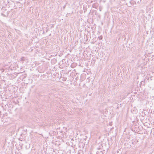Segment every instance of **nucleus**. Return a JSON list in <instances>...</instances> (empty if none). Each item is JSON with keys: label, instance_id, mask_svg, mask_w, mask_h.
Segmentation results:
<instances>
[{"label": "nucleus", "instance_id": "f03ea898", "mask_svg": "<svg viewBox=\"0 0 154 154\" xmlns=\"http://www.w3.org/2000/svg\"><path fill=\"white\" fill-rule=\"evenodd\" d=\"M150 78V80H152V77L151 76Z\"/></svg>", "mask_w": 154, "mask_h": 154}, {"label": "nucleus", "instance_id": "f257e3e1", "mask_svg": "<svg viewBox=\"0 0 154 154\" xmlns=\"http://www.w3.org/2000/svg\"><path fill=\"white\" fill-rule=\"evenodd\" d=\"M98 38H99V39L101 40L102 38V36H99L98 37Z\"/></svg>", "mask_w": 154, "mask_h": 154}, {"label": "nucleus", "instance_id": "7ed1b4c3", "mask_svg": "<svg viewBox=\"0 0 154 154\" xmlns=\"http://www.w3.org/2000/svg\"><path fill=\"white\" fill-rule=\"evenodd\" d=\"M65 7H66V5H65L63 6V8H65Z\"/></svg>", "mask_w": 154, "mask_h": 154}]
</instances>
